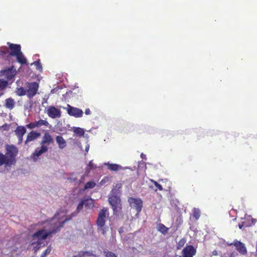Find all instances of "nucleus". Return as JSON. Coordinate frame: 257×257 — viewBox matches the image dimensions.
<instances>
[{
    "label": "nucleus",
    "mask_w": 257,
    "mask_h": 257,
    "mask_svg": "<svg viewBox=\"0 0 257 257\" xmlns=\"http://www.w3.org/2000/svg\"><path fill=\"white\" fill-rule=\"evenodd\" d=\"M58 231H59L58 227L49 230H47L45 227H43L34 233L32 236L31 245L34 246L35 252L45 246L47 244L45 241L46 239L52 234L56 233Z\"/></svg>",
    "instance_id": "f257e3e1"
},
{
    "label": "nucleus",
    "mask_w": 257,
    "mask_h": 257,
    "mask_svg": "<svg viewBox=\"0 0 257 257\" xmlns=\"http://www.w3.org/2000/svg\"><path fill=\"white\" fill-rule=\"evenodd\" d=\"M54 141L52 136L48 133L46 132L42 138L40 143L41 145V148H37L33 153L32 158L34 161H37L39 157L48 150V146L53 144Z\"/></svg>",
    "instance_id": "f03ea898"
},
{
    "label": "nucleus",
    "mask_w": 257,
    "mask_h": 257,
    "mask_svg": "<svg viewBox=\"0 0 257 257\" xmlns=\"http://www.w3.org/2000/svg\"><path fill=\"white\" fill-rule=\"evenodd\" d=\"M109 210L107 208L104 207L101 209L98 214L96 223L97 227V231H100L101 233L105 235L108 230V227L105 226L106 219L109 217Z\"/></svg>",
    "instance_id": "7ed1b4c3"
},
{
    "label": "nucleus",
    "mask_w": 257,
    "mask_h": 257,
    "mask_svg": "<svg viewBox=\"0 0 257 257\" xmlns=\"http://www.w3.org/2000/svg\"><path fill=\"white\" fill-rule=\"evenodd\" d=\"M108 201L112 208L113 214L114 215L118 216L122 209L120 197L116 195L111 193L108 198Z\"/></svg>",
    "instance_id": "20e7f679"
},
{
    "label": "nucleus",
    "mask_w": 257,
    "mask_h": 257,
    "mask_svg": "<svg viewBox=\"0 0 257 257\" xmlns=\"http://www.w3.org/2000/svg\"><path fill=\"white\" fill-rule=\"evenodd\" d=\"M6 156L8 158V160L12 164L15 162V158L18 154V150L17 148L14 145H9L6 146Z\"/></svg>",
    "instance_id": "39448f33"
},
{
    "label": "nucleus",
    "mask_w": 257,
    "mask_h": 257,
    "mask_svg": "<svg viewBox=\"0 0 257 257\" xmlns=\"http://www.w3.org/2000/svg\"><path fill=\"white\" fill-rule=\"evenodd\" d=\"M27 95L29 98L33 97L37 93L39 84L37 82L27 83Z\"/></svg>",
    "instance_id": "423d86ee"
},
{
    "label": "nucleus",
    "mask_w": 257,
    "mask_h": 257,
    "mask_svg": "<svg viewBox=\"0 0 257 257\" xmlns=\"http://www.w3.org/2000/svg\"><path fill=\"white\" fill-rule=\"evenodd\" d=\"M227 244L229 246L234 245L236 250L241 255H245L247 253V250L245 244L240 241L235 239L233 242L227 243Z\"/></svg>",
    "instance_id": "0eeeda50"
},
{
    "label": "nucleus",
    "mask_w": 257,
    "mask_h": 257,
    "mask_svg": "<svg viewBox=\"0 0 257 257\" xmlns=\"http://www.w3.org/2000/svg\"><path fill=\"white\" fill-rule=\"evenodd\" d=\"M128 201L131 207L135 208L137 212H140L143 207V201L140 198H136L134 197H129Z\"/></svg>",
    "instance_id": "6e6552de"
},
{
    "label": "nucleus",
    "mask_w": 257,
    "mask_h": 257,
    "mask_svg": "<svg viewBox=\"0 0 257 257\" xmlns=\"http://www.w3.org/2000/svg\"><path fill=\"white\" fill-rule=\"evenodd\" d=\"M67 111L69 115L75 117H81L83 114V112L81 109L72 106L69 104H67Z\"/></svg>",
    "instance_id": "1a4fd4ad"
},
{
    "label": "nucleus",
    "mask_w": 257,
    "mask_h": 257,
    "mask_svg": "<svg viewBox=\"0 0 257 257\" xmlns=\"http://www.w3.org/2000/svg\"><path fill=\"white\" fill-rule=\"evenodd\" d=\"M196 253V249L192 245H186L182 251L183 257H193Z\"/></svg>",
    "instance_id": "9d476101"
},
{
    "label": "nucleus",
    "mask_w": 257,
    "mask_h": 257,
    "mask_svg": "<svg viewBox=\"0 0 257 257\" xmlns=\"http://www.w3.org/2000/svg\"><path fill=\"white\" fill-rule=\"evenodd\" d=\"M47 113L52 118H59L61 116V110L53 106H50L47 110Z\"/></svg>",
    "instance_id": "9b49d317"
},
{
    "label": "nucleus",
    "mask_w": 257,
    "mask_h": 257,
    "mask_svg": "<svg viewBox=\"0 0 257 257\" xmlns=\"http://www.w3.org/2000/svg\"><path fill=\"white\" fill-rule=\"evenodd\" d=\"M27 132L26 127L24 126L20 125L18 126L14 132L18 139L19 144H21L23 140V136Z\"/></svg>",
    "instance_id": "f8f14e48"
},
{
    "label": "nucleus",
    "mask_w": 257,
    "mask_h": 257,
    "mask_svg": "<svg viewBox=\"0 0 257 257\" xmlns=\"http://www.w3.org/2000/svg\"><path fill=\"white\" fill-rule=\"evenodd\" d=\"M7 44L11 50L10 55L11 56H15L21 52V47L19 44H12L8 42Z\"/></svg>",
    "instance_id": "ddd939ff"
},
{
    "label": "nucleus",
    "mask_w": 257,
    "mask_h": 257,
    "mask_svg": "<svg viewBox=\"0 0 257 257\" xmlns=\"http://www.w3.org/2000/svg\"><path fill=\"white\" fill-rule=\"evenodd\" d=\"M40 136V133L36 132L34 131H31L29 133L27 136L25 141V144H27L28 142H30L37 139Z\"/></svg>",
    "instance_id": "4468645a"
},
{
    "label": "nucleus",
    "mask_w": 257,
    "mask_h": 257,
    "mask_svg": "<svg viewBox=\"0 0 257 257\" xmlns=\"http://www.w3.org/2000/svg\"><path fill=\"white\" fill-rule=\"evenodd\" d=\"M56 141L60 149H63L66 146V142L64 138L61 136H57L56 137Z\"/></svg>",
    "instance_id": "2eb2a0df"
},
{
    "label": "nucleus",
    "mask_w": 257,
    "mask_h": 257,
    "mask_svg": "<svg viewBox=\"0 0 257 257\" xmlns=\"http://www.w3.org/2000/svg\"><path fill=\"white\" fill-rule=\"evenodd\" d=\"M16 57L17 62L21 65L27 64V60L21 51Z\"/></svg>",
    "instance_id": "dca6fc26"
},
{
    "label": "nucleus",
    "mask_w": 257,
    "mask_h": 257,
    "mask_svg": "<svg viewBox=\"0 0 257 257\" xmlns=\"http://www.w3.org/2000/svg\"><path fill=\"white\" fill-rule=\"evenodd\" d=\"M15 105V102L13 98L10 97L6 99L5 106L6 108L11 110L14 108Z\"/></svg>",
    "instance_id": "f3484780"
},
{
    "label": "nucleus",
    "mask_w": 257,
    "mask_h": 257,
    "mask_svg": "<svg viewBox=\"0 0 257 257\" xmlns=\"http://www.w3.org/2000/svg\"><path fill=\"white\" fill-rule=\"evenodd\" d=\"M4 164H6L8 166L12 165V163L9 161L6 155H3L2 153H0V166Z\"/></svg>",
    "instance_id": "a211bd4d"
},
{
    "label": "nucleus",
    "mask_w": 257,
    "mask_h": 257,
    "mask_svg": "<svg viewBox=\"0 0 257 257\" xmlns=\"http://www.w3.org/2000/svg\"><path fill=\"white\" fill-rule=\"evenodd\" d=\"M107 166V169L110 170V171H117L121 169V166L119 165L116 164H109L108 163L106 164Z\"/></svg>",
    "instance_id": "6ab92c4d"
},
{
    "label": "nucleus",
    "mask_w": 257,
    "mask_h": 257,
    "mask_svg": "<svg viewBox=\"0 0 257 257\" xmlns=\"http://www.w3.org/2000/svg\"><path fill=\"white\" fill-rule=\"evenodd\" d=\"M73 131L75 134L79 137H83L84 135V131L80 127H73Z\"/></svg>",
    "instance_id": "aec40b11"
},
{
    "label": "nucleus",
    "mask_w": 257,
    "mask_h": 257,
    "mask_svg": "<svg viewBox=\"0 0 257 257\" xmlns=\"http://www.w3.org/2000/svg\"><path fill=\"white\" fill-rule=\"evenodd\" d=\"M158 230L163 234H166L169 230V228L165 225L162 223H160L157 227Z\"/></svg>",
    "instance_id": "412c9836"
},
{
    "label": "nucleus",
    "mask_w": 257,
    "mask_h": 257,
    "mask_svg": "<svg viewBox=\"0 0 257 257\" xmlns=\"http://www.w3.org/2000/svg\"><path fill=\"white\" fill-rule=\"evenodd\" d=\"M16 93L18 95L22 96L27 94V90L23 87H20L17 88Z\"/></svg>",
    "instance_id": "4be33fe9"
},
{
    "label": "nucleus",
    "mask_w": 257,
    "mask_h": 257,
    "mask_svg": "<svg viewBox=\"0 0 257 257\" xmlns=\"http://www.w3.org/2000/svg\"><path fill=\"white\" fill-rule=\"evenodd\" d=\"M91 254L88 251H81L77 255H73L72 257H88Z\"/></svg>",
    "instance_id": "5701e85b"
},
{
    "label": "nucleus",
    "mask_w": 257,
    "mask_h": 257,
    "mask_svg": "<svg viewBox=\"0 0 257 257\" xmlns=\"http://www.w3.org/2000/svg\"><path fill=\"white\" fill-rule=\"evenodd\" d=\"M91 200H89V199H86L84 200H81L79 203L78 204L77 210L78 211H79L80 210H81L83 208V205L87 206L88 204L86 203V202L90 201Z\"/></svg>",
    "instance_id": "b1692460"
},
{
    "label": "nucleus",
    "mask_w": 257,
    "mask_h": 257,
    "mask_svg": "<svg viewBox=\"0 0 257 257\" xmlns=\"http://www.w3.org/2000/svg\"><path fill=\"white\" fill-rule=\"evenodd\" d=\"M37 127H40L42 125L48 126L49 122L46 120L40 119L36 121Z\"/></svg>",
    "instance_id": "393cba45"
},
{
    "label": "nucleus",
    "mask_w": 257,
    "mask_h": 257,
    "mask_svg": "<svg viewBox=\"0 0 257 257\" xmlns=\"http://www.w3.org/2000/svg\"><path fill=\"white\" fill-rule=\"evenodd\" d=\"M193 217L198 220L200 216V211L198 208H194L193 210Z\"/></svg>",
    "instance_id": "a878e982"
},
{
    "label": "nucleus",
    "mask_w": 257,
    "mask_h": 257,
    "mask_svg": "<svg viewBox=\"0 0 257 257\" xmlns=\"http://www.w3.org/2000/svg\"><path fill=\"white\" fill-rule=\"evenodd\" d=\"M8 85V82L3 79H0V91L4 90Z\"/></svg>",
    "instance_id": "bb28decb"
},
{
    "label": "nucleus",
    "mask_w": 257,
    "mask_h": 257,
    "mask_svg": "<svg viewBox=\"0 0 257 257\" xmlns=\"http://www.w3.org/2000/svg\"><path fill=\"white\" fill-rule=\"evenodd\" d=\"M186 243V239L184 238L181 239L178 243H177V249H181L184 245Z\"/></svg>",
    "instance_id": "cd10ccee"
},
{
    "label": "nucleus",
    "mask_w": 257,
    "mask_h": 257,
    "mask_svg": "<svg viewBox=\"0 0 257 257\" xmlns=\"http://www.w3.org/2000/svg\"><path fill=\"white\" fill-rule=\"evenodd\" d=\"M96 185V184L93 181H89L87 182L84 186L85 189L93 188Z\"/></svg>",
    "instance_id": "c85d7f7f"
},
{
    "label": "nucleus",
    "mask_w": 257,
    "mask_h": 257,
    "mask_svg": "<svg viewBox=\"0 0 257 257\" xmlns=\"http://www.w3.org/2000/svg\"><path fill=\"white\" fill-rule=\"evenodd\" d=\"M34 64L36 67V69L40 71H42V66L41 64L40 60H38L37 61H35L32 64V65Z\"/></svg>",
    "instance_id": "c756f323"
},
{
    "label": "nucleus",
    "mask_w": 257,
    "mask_h": 257,
    "mask_svg": "<svg viewBox=\"0 0 257 257\" xmlns=\"http://www.w3.org/2000/svg\"><path fill=\"white\" fill-rule=\"evenodd\" d=\"M103 253L105 257H117L113 252L109 251H104Z\"/></svg>",
    "instance_id": "7c9ffc66"
},
{
    "label": "nucleus",
    "mask_w": 257,
    "mask_h": 257,
    "mask_svg": "<svg viewBox=\"0 0 257 257\" xmlns=\"http://www.w3.org/2000/svg\"><path fill=\"white\" fill-rule=\"evenodd\" d=\"M52 248L51 245H49L47 248L44 251V252L42 254L40 257H45L47 255L49 254L51 251Z\"/></svg>",
    "instance_id": "2f4dec72"
},
{
    "label": "nucleus",
    "mask_w": 257,
    "mask_h": 257,
    "mask_svg": "<svg viewBox=\"0 0 257 257\" xmlns=\"http://www.w3.org/2000/svg\"><path fill=\"white\" fill-rule=\"evenodd\" d=\"M25 127L30 129H33L35 127H37L36 121L30 122V123L27 124Z\"/></svg>",
    "instance_id": "473e14b6"
},
{
    "label": "nucleus",
    "mask_w": 257,
    "mask_h": 257,
    "mask_svg": "<svg viewBox=\"0 0 257 257\" xmlns=\"http://www.w3.org/2000/svg\"><path fill=\"white\" fill-rule=\"evenodd\" d=\"M122 187V184L121 183H117L114 186L113 190H112V193L113 194V191L114 190H119Z\"/></svg>",
    "instance_id": "72a5a7b5"
},
{
    "label": "nucleus",
    "mask_w": 257,
    "mask_h": 257,
    "mask_svg": "<svg viewBox=\"0 0 257 257\" xmlns=\"http://www.w3.org/2000/svg\"><path fill=\"white\" fill-rule=\"evenodd\" d=\"M156 189H155V191H157V190H159L160 191H162L163 190V188L161 185L160 184H158L156 186Z\"/></svg>",
    "instance_id": "f704fd0d"
},
{
    "label": "nucleus",
    "mask_w": 257,
    "mask_h": 257,
    "mask_svg": "<svg viewBox=\"0 0 257 257\" xmlns=\"http://www.w3.org/2000/svg\"><path fill=\"white\" fill-rule=\"evenodd\" d=\"M242 222H243V223L244 224V227H249L250 226V224L249 223H248L247 221H246L245 220Z\"/></svg>",
    "instance_id": "c9c22d12"
},
{
    "label": "nucleus",
    "mask_w": 257,
    "mask_h": 257,
    "mask_svg": "<svg viewBox=\"0 0 257 257\" xmlns=\"http://www.w3.org/2000/svg\"><path fill=\"white\" fill-rule=\"evenodd\" d=\"M244 224L243 223L242 221L238 224V227L241 229H242L244 228Z\"/></svg>",
    "instance_id": "e433bc0d"
},
{
    "label": "nucleus",
    "mask_w": 257,
    "mask_h": 257,
    "mask_svg": "<svg viewBox=\"0 0 257 257\" xmlns=\"http://www.w3.org/2000/svg\"><path fill=\"white\" fill-rule=\"evenodd\" d=\"M85 113L86 115H89L91 113V111L89 108H86L85 110Z\"/></svg>",
    "instance_id": "4c0bfd02"
},
{
    "label": "nucleus",
    "mask_w": 257,
    "mask_h": 257,
    "mask_svg": "<svg viewBox=\"0 0 257 257\" xmlns=\"http://www.w3.org/2000/svg\"><path fill=\"white\" fill-rule=\"evenodd\" d=\"M88 167L90 168V169H92L93 167V163L92 161H90L88 165Z\"/></svg>",
    "instance_id": "58836bf2"
},
{
    "label": "nucleus",
    "mask_w": 257,
    "mask_h": 257,
    "mask_svg": "<svg viewBox=\"0 0 257 257\" xmlns=\"http://www.w3.org/2000/svg\"><path fill=\"white\" fill-rule=\"evenodd\" d=\"M107 181H108V178L107 177H105L104 178H103L100 182V184H103V183H105Z\"/></svg>",
    "instance_id": "ea45409f"
},
{
    "label": "nucleus",
    "mask_w": 257,
    "mask_h": 257,
    "mask_svg": "<svg viewBox=\"0 0 257 257\" xmlns=\"http://www.w3.org/2000/svg\"><path fill=\"white\" fill-rule=\"evenodd\" d=\"M124 228L123 227H121L118 229V232L119 234H121L123 232Z\"/></svg>",
    "instance_id": "a19ab883"
},
{
    "label": "nucleus",
    "mask_w": 257,
    "mask_h": 257,
    "mask_svg": "<svg viewBox=\"0 0 257 257\" xmlns=\"http://www.w3.org/2000/svg\"><path fill=\"white\" fill-rule=\"evenodd\" d=\"M235 255H237V253L235 252H232L229 254V257H234Z\"/></svg>",
    "instance_id": "79ce46f5"
},
{
    "label": "nucleus",
    "mask_w": 257,
    "mask_h": 257,
    "mask_svg": "<svg viewBox=\"0 0 257 257\" xmlns=\"http://www.w3.org/2000/svg\"><path fill=\"white\" fill-rule=\"evenodd\" d=\"M151 181L154 184L155 186H156L159 184L158 182H157L156 181H154L153 180H151Z\"/></svg>",
    "instance_id": "37998d69"
},
{
    "label": "nucleus",
    "mask_w": 257,
    "mask_h": 257,
    "mask_svg": "<svg viewBox=\"0 0 257 257\" xmlns=\"http://www.w3.org/2000/svg\"><path fill=\"white\" fill-rule=\"evenodd\" d=\"M90 200H91L90 201H88V202H86V203L88 204V205L87 206H88L89 205H90L91 204H92V200L91 199H89Z\"/></svg>",
    "instance_id": "c03bdc74"
},
{
    "label": "nucleus",
    "mask_w": 257,
    "mask_h": 257,
    "mask_svg": "<svg viewBox=\"0 0 257 257\" xmlns=\"http://www.w3.org/2000/svg\"><path fill=\"white\" fill-rule=\"evenodd\" d=\"M13 68H14V67L13 66V67H12L11 68H9V69H8V70H7V71H12V70L13 69Z\"/></svg>",
    "instance_id": "a18cd8bd"
},
{
    "label": "nucleus",
    "mask_w": 257,
    "mask_h": 257,
    "mask_svg": "<svg viewBox=\"0 0 257 257\" xmlns=\"http://www.w3.org/2000/svg\"><path fill=\"white\" fill-rule=\"evenodd\" d=\"M89 146H88L86 147V148H85V151H86V152H87L88 151V150H89Z\"/></svg>",
    "instance_id": "49530a36"
},
{
    "label": "nucleus",
    "mask_w": 257,
    "mask_h": 257,
    "mask_svg": "<svg viewBox=\"0 0 257 257\" xmlns=\"http://www.w3.org/2000/svg\"><path fill=\"white\" fill-rule=\"evenodd\" d=\"M213 254L214 255H217V251L216 250H214V251H213Z\"/></svg>",
    "instance_id": "de8ad7c7"
},
{
    "label": "nucleus",
    "mask_w": 257,
    "mask_h": 257,
    "mask_svg": "<svg viewBox=\"0 0 257 257\" xmlns=\"http://www.w3.org/2000/svg\"><path fill=\"white\" fill-rule=\"evenodd\" d=\"M3 94H4V93H3V92H2V93H0V97H1L2 95H3Z\"/></svg>",
    "instance_id": "09e8293b"
}]
</instances>
